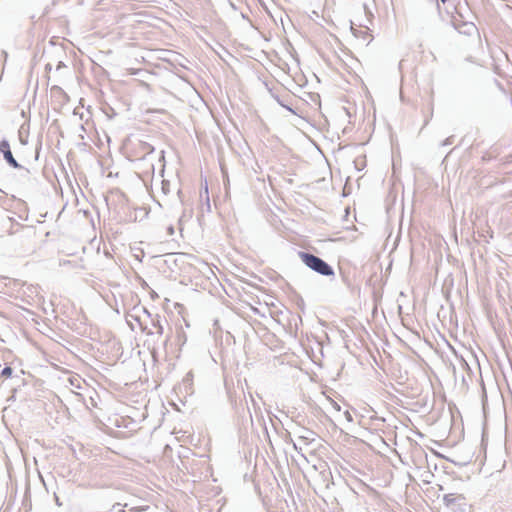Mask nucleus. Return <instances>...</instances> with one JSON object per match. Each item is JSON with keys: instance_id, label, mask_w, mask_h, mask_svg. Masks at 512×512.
Returning a JSON list of instances; mask_svg holds the SVG:
<instances>
[{"instance_id": "nucleus-13", "label": "nucleus", "mask_w": 512, "mask_h": 512, "mask_svg": "<svg viewBox=\"0 0 512 512\" xmlns=\"http://www.w3.org/2000/svg\"><path fill=\"white\" fill-rule=\"evenodd\" d=\"M168 232H169V234H170V235H173V233H174V229H173V227H170V228L168 229Z\"/></svg>"}, {"instance_id": "nucleus-7", "label": "nucleus", "mask_w": 512, "mask_h": 512, "mask_svg": "<svg viewBox=\"0 0 512 512\" xmlns=\"http://www.w3.org/2000/svg\"><path fill=\"white\" fill-rule=\"evenodd\" d=\"M161 192H162L164 197H167L172 192L170 181L162 180V182H161Z\"/></svg>"}, {"instance_id": "nucleus-18", "label": "nucleus", "mask_w": 512, "mask_h": 512, "mask_svg": "<svg viewBox=\"0 0 512 512\" xmlns=\"http://www.w3.org/2000/svg\"><path fill=\"white\" fill-rule=\"evenodd\" d=\"M164 151H161V158H164Z\"/></svg>"}, {"instance_id": "nucleus-16", "label": "nucleus", "mask_w": 512, "mask_h": 512, "mask_svg": "<svg viewBox=\"0 0 512 512\" xmlns=\"http://www.w3.org/2000/svg\"><path fill=\"white\" fill-rule=\"evenodd\" d=\"M293 447H294L295 450L299 449L296 443L293 444Z\"/></svg>"}, {"instance_id": "nucleus-17", "label": "nucleus", "mask_w": 512, "mask_h": 512, "mask_svg": "<svg viewBox=\"0 0 512 512\" xmlns=\"http://www.w3.org/2000/svg\"><path fill=\"white\" fill-rule=\"evenodd\" d=\"M58 68H62V62L59 63Z\"/></svg>"}, {"instance_id": "nucleus-11", "label": "nucleus", "mask_w": 512, "mask_h": 512, "mask_svg": "<svg viewBox=\"0 0 512 512\" xmlns=\"http://www.w3.org/2000/svg\"><path fill=\"white\" fill-rule=\"evenodd\" d=\"M181 195H182V192H181V190H180V189H178V190H177V196H178V198H179L180 202H183V200H182V198H181Z\"/></svg>"}, {"instance_id": "nucleus-5", "label": "nucleus", "mask_w": 512, "mask_h": 512, "mask_svg": "<svg viewBox=\"0 0 512 512\" xmlns=\"http://www.w3.org/2000/svg\"><path fill=\"white\" fill-rule=\"evenodd\" d=\"M465 498L462 495L456 494H446L443 496L444 504L449 508H454L455 506H460L464 504Z\"/></svg>"}, {"instance_id": "nucleus-14", "label": "nucleus", "mask_w": 512, "mask_h": 512, "mask_svg": "<svg viewBox=\"0 0 512 512\" xmlns=\"http://www.w3.org/2000/svg\"><path fill=\"white\" fill-rule=\"evenodd\" d=\"M334 408H336L337 410H340V406L337 403H334Z\"/></svg>"}, {"instance_id": "nucleus-1", "label": "nucleus", "mask_w": 512, "mask_h": 512, "mask_svg": "<svg viewBox=\"0 0 512 512\" xmlns=\"http://www.w3.org/2000/svg\"><path fill=\"white\" fill-rule=\"evenodd\" d=\"M298 256L308 268L316 273L327 277L335 275L332 266L320 257L304 251L298 252Z\"/></svg>"}, {"instance_id": "nucleus-8", "label": "nucleus", "mask_w": 512, "mask_h": 512, "mask_svg": "<svg viewBox=\"0 0 512 512\" xmlns=\"http://www.w3.org/2000/svg\"><path fill=\"white\" fill-rule=\"evenodd\" d=\"M13 375V369L10 366H6L2 369L0 377L10 378Z\"/></svg>"}, {"instance_id": "nucleus-12", "label": "nucleus", "mask_w": 512, "mask_h": 512, "mask_svg": "<svg viewBox=\"0 0 512 512\" xmlns=\"http://www.w3.org/2000/svg\"><path fill=\"white\" fill-rule=\"evenodd\" d=\"M345 414H346V416H347L348 420H349V421H352V417H351L350 413H349L348 411H346V413H345Z\"/></svg>"}, {"instance_id": "nucleus-3", "label": "nucleus", "mask_w": 512, "mask_h": 512, "mask_svg": "<svg viewBox=\"0 0 512 512\" xmlns=\"http://www.w3.org/2000/svg\"><path fill=\"white\" fill-rule=\"evenodd\" d=\"M0 153L3 154V158L11 167L15 169L23 168L14 158L8 140L3 139L0 141Z\"/></svg>"}, {"instance_id": "nucleus-10", "label": "nucleus", "mask_w": 512, "mask_h": 512, "mask_svg": "<svg viewBox=\"0 0 512 512\" xmlns=\"http://www.w3.org/2000/svg\"><path fill=\"white\" fill-rule=\"evenodd\" d=\"M454 141V136L447 137L442 143L441 146H448L451 145Z\"/></svg>"}, {"instance_id": "nucleus-4", "label": "nucleus", "mask_w": 512, "mask_h": 512, "mask_svg": "<svg viewBox=\"0 0 512 512\" xmlns=\"http://www.w3.org/2000/svg\"><path fill=\"white\" fill-rule=\"evenodd\" d=\"M294 433L297 435L300 441L304 442L305 445H309L314 442L317 436L314 431L304 427H298Z\"/></svg>"}, {"instance_id": "nucleus-2", "label": "nucleus", "mask_w": 512, "mask_h": 512, "mask_svg": "<svg viewBox=\"0 0 512 512\" xmlns=\"http://www.w3.org/2000/svg\"><path fill=\"white\" fill-rule=\"evenodd\" d=\"M153 152L154 147L151 144L138 140L137 142L133 143V147L130 150V156L136 160H142Z\"/></svg>"}, {"instance_id": "nucleus-9", "label": "nucleus", "mask_w": 512, "mask_h": 512, "mask_svg": "<svg viewBox=\"0 0 512 512\" xmlns=\"http://www.w3.org/2000/svg\"><path fill=\"white\" fill-rule=\"evenodd\" d=\"M153 325L157 329L156 330L157 334L162 335L164 332V329H163V326L160 324V322L157 321V323H154Z\"/></svg>"}, {"instance_id": "nucleus-19", "label": "nucleus", "mask_w": 512, "mask_h": 512, "mask_svg": "<svg viewBox=\"0 0 512 512\" xmlns=\"http://www.w3.org/2000/svg\"><path fill=\"white\" fill-rule=\"evenodd\" d=\"M442 3H446L448 0H440Z\"/></svg>"}, {"instance_id": "nucleus-6", "label": "nucleus", "mask_w": 512, "mask_h": 512, "mask_svg": "<svg viewBox=\"0 0 512 512\" xmlns=\"http://www.w3.org/2000/svg\"><path fill=\"white\" fill-rule=\"evenodd\" d=\"M351 31L356 38L362 39L364 42H367V44L370 43L373 39V36L370 34L368 28L362 29L361 27H354L352 25Z\"/></svg>"}, {"instance_id": "nucleus-15", "label": "nucleus", "mask_w": 512, "mask_h": 512, "mask_svg": "<svg viewBox=\"0 0 512 512\" xmlns=\"http://www.w3.org/2000/svg\"><path fill=\"white\" fill-rule=\"evenodd\" d=\"M185 215H186V213L184 212L183 216H182V217H180V219H179V223H180V224H181V222H182V218H183Z\"/></svg>"}]
</instances>
